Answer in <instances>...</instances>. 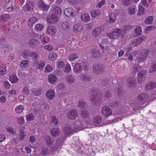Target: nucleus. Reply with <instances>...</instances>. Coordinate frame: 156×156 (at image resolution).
Instances as JSON below:
<instances>
[{
	"label": "nucleus",
	"mask_w": 156,
	"mask_h": 156,
	"mask_svg": "<svg viewBox=\"0 0 156 156\" xmlns=\"http://www.w3.org/2000/svg\"><path fill=\"white\" fill-rule=\"evenodd\" d=\"M80 77L82 81L84 82L89 81L91 79V76L87 73H81L80 75Z\"/></svg>",
	"instance_id": "11"
},
{
	"label": "nucleus",
	"mask_w": 156,
	"mask_h": 156,
	"mask_svg": "<svg viewBox=\"0 0 156 156\" xmlns=\"http://www.w3.org/2000/svg\"><path fill=\"white\" fill-rule=\"evenodd\" d=\"M136 9L134 5H131L129 6L127 9L128 13L130 15H133L135 13Z\"/></svg>",
	"instance_id": "39"
},
{
	"label": "nucleus",
	"mask_w": 156,
	"mask_h": 156,
	"mask_svg": "<svg viewBox=\"0 0 156 156\" xmlns=\"http://www.w3.org/2000/svg\"><path fill=\"white\" fill-rule=\"evenodd\" d=\"M45 65V62L44 61H40V63H37V64H34L35 66H37V69L41 70L43 69Z\"/></svg>",
	"instance_id": "38"
},
{
	"label": "nucleus",
	"mask_w": 156,
	"mask_h": 156,
	"mask_svg": "<svg viewBox=\"0 0 156 156\" xmlns=\"http://www.w3.org/2000/svg\"><path fill=\"white\" fill-rule=\"evenodd\" d=\"M124 5L128 6L133 2V0H122Z\"/></svg>",
	"instance_id": "58"
},
{
	"label": "nucleus",
	"mask_w": 156,
	"mask_h": 156,
	"mask_svg": "<svg viewBox=\"0 0 156 156\" xmlns=\"http://www.w3.org/2000/svg\"><path fill=\"white\" fill-rule=\"evenodd\" d=\"M38 5L40 9L43 11L47 12L50 8L49 5H47L44 4L43 1L41 0L39 1Z\"/></svg>",
	"instance_id": "9"
},
{
	"label": "nucleus",
	"mask_w": 156,
	"mask_h": 156,
	"mask_svg": "<svg viewBox=\"0 0 156 156\" xmlns=\"http://www.w3.org/2000/svg\"><path fill=\"white\" fill-rule=\"evenodd\" d=\"M112 111L108 106L103 107L101 109V113L106 117H108L112 114Z\"/></svg>",
	"instance_id": "8"
},
{
	"label": "nucleus",
	"mask_w": 156,
	"mask_h": 156,
	"mask_svg": "<svg viewBox=\"0 0 156 156\" xmlns=\"http://www.w3.org/2000/svg\"><path fill=\"white\" fill-rule=\"evenodd\" d=\"M32 91L34 95L38 96L40 95L42 89L41 87H38L34 90H33Z\"/></svg>",
	"instance_id": "40"
},
{
	"label": "nucleus",
	"mask_w": 156,
	"mask_h": 156,
	"mask_svg": "<svg viewBox=\"0 0 156 156\" xmlns=\"http://www.w3.org/2000/svg\"><path fill=\"white\" fill-rule=\"evenodd\" d=\"M53 150L50 148L45 147H43L41 150V154L43 156H46L49 154H51Z\"/></svg>",
	"instance_id": "23"
},
{
	"label": "nucleus",
	"mask_w": 156,
	"mask_h": 156,
	"mask_svg": "<svg viewBox=\"0 0 156 156\" xmlns=\"http://www.w3.org/2000/svg\"><path fill=\"white\" fill-rule=\"evenodd\" d=\"M3 48H6V50L8 51H10L13 49V45L12 44H8L2 46Z\"/></svg>",
	"instance_id": "53"
},
{
	"label": "nucleus",
	"mask_w": 156,
	"mask_h": 156,
	"mask_svg": "<svg viewBox=\"0 0 156 156\" xmlns=\"http://www.w3.org/2000/svg\"><path fill=\"white\" fill-rule=\"evenodd\" d=\"M81 18L83 21L87 22L89 21L90 19L89 15L87 14H82Z\"/></svg>",
	"instance_id": "41"
},
{
	"label": "nucleus",
	"mask_w": 156,
	"mask_h": 156,
	"mask_svg": "<svg viewBox=\"0 0 156 156\" xmlns=\"http://www.w3.org/2000/svg\"><path fill=\"white\" fill-rule=\"evenodd\" d=\"M51 125L55 126H57L58 123V118H56L55 116H52L50 119Z\"/></svg>",
	"instance_id": "37"
},
{
	"label": "nucleus",
	"mask_w": 156,
	"mask_h": 156,
	"mask_svg": "<svg viewBox=\"0 0 156 156\" xmlns=\"http://www.w3.org/2000/svg\"><path fill=\"white\" fill-rule=\"evenodd\" d=\"M146 39L147 37L146 36L144 35L140 36L131 41V45L133 47L138 46Z\"/></svg>",
	"instance_id": "3"
},
{
	"label": "nucleus",
	"mask_w": 156,
	"mask_h": 156,
	"mask_svg": "<svg viewBox=\"0 0 156 156\" xmlns=\"http://www.w3.org/2000/svg\"><path fill=\"white\" fill-rule=\"evenodd\" d=\"M67 80L69 83H72L74 82V78L71 75L67 77Z\"/></svg>",
	"instance_id": "63"
},
{
	"label": "nucleus",
	"mask_w": 156,
	"mask_h": 156,
	"mask_svg": "<svg viewBox=\"0 0 156 156\" xmlns=\"http://www.w3.org/2000/svg\"><path fill=\"white\" fill-rule=\"evenodd\" d=\"M24 127H22V128L19 130V136L20 140L21 141L23 140L26 136V132L24 130Z\"/></svg>",
	"instance_id": "28"
},
{
	"label": "nucleus",
	"mask_w": 156,
	"mask_h": 156,
	"mask_svg": "<svg viewBox=\"0 0 156 156\" xmlns=\"http://www.w3.org/2000/svg\"><path fill=\"white\" fill-rule=\"evenodd\" d=\"M105 71V66L103 65L97 64L93 66V72L96 75L99 73L102 74Z\"/></svg>",
	"instance_id": "2"
},
{
	"label": "nucleus",
	"mask_w": 156,
	"mask_h": 156,
	"mask_svg": "<svg viewBox=\"0 0 156 156\" xmlns=\"http://www.w3.org/2000/svg\"><path fill=\"white\" fill-rule=\"evenodd\" d=\"M153 17L151 16H149L147 17L145 21V23L147 24H152L153 22Z\"/></svg>",
	"instance_id": "50"
},
{
	"label": "nucleus",
	"mask_w": 156,
	"mask_h": 156,
	"mask_svg": "<svg viewBox=\"0 0 156 156\" xmlns=\"http://www.w3.org/2000/svg\"><path fill=\"white\" fill-rule=\"evenodd\" d=\"M136 80L134 78H129L126 80V85L127 87L130 88H131L134 84L136 82Z\"/></svg>",
	"instance_id": "26"
},
{
	"label": "nucleus",
	"mask_w": 156,
	"mask_h": 156,
	"mask_svg": "<svg viewBox=\"0 0 156 156\" xmlns=\"http://www.w3.org/2000/svg\"><path fill=\"white\" fill-rule=\"evenodd\" d=\"M33 53L34 51H31L29 50H26L23 52L22 55L24 58H27V57L32 56Z\"/></svg>",
	"instance_id": "29"
},
{
	"label": "nucleus",
	"mask_w": 156,
	"mask_h": 156,
	"mask_svg": "<svg viewBox=\"0 0 156 156\" xmlns=\"http://www.w3.org/2000/svg\"><path fill=\"white\" fill-rule=\"evenodd\" d=\"M156 87V83L151 82H147L145 86V88L146 90L149 91L154 89Z\"/></svg>",
	"instance_id": "19"
},
{
	"label": "nucleus",
	"mask_w": 156,
	"mask_h": 156,
	"mask_svg": "<svg viewBox=\"0 0 156 156\" xmlns=\"http://www.w3.org/2000/svg\"><path fill=\"white\" fill-rule=\"evenodd\" d=\"M156 27L153 26H148L146 28L145 32L146 33L149 32V31H153L155 29Z\"/></svg>",
	"instance_id": "61"
},
{
	"label": "nucleus",
	"mask_w": 156,
	"mask_h": 156,
	"mask_svg": "<svg viewBox=\"0 0 156 156\" xmlns=\"http://www.w3.org/2000/svg\"><path fill=\"white\" fill-rule=\"evenodd\" d=\"M53 67L50 65H47L45 67L44 71L46 73H49L52 71Z\"/></svg>",
	"instance_id": "56"
},
{
	"label": "nucleus",
	"mask_w": 156,
	"mask_h": 156,
	"mask_svg": "<svg viewBox=\"0 0 156 156\" xmlns=\"http://www.w3.org/2000/svg\"><path fill=\"white\" fill-rule=\"evenodd\" d=\"M81 115L84 119L87 118L89 116V113L87 111H83L81 112Z\"/></svg>",
	"instance_id": "59"
},
{
	"label": "nucleus",
	"mask_w": 156,
	"mask_h": 156,
	"mask_svg": "<svg viewBox=\"0 0 156 156\" xmlns=\"http://www.w3.org/2000/svg\"><path fill=\"white\" fill-rule=\"evenodd\" d=\"M34 7L33 2H29L24 6V9L26 11H29L33 10Z\"/></svg>",
	"instance_id": "24"
},
{
	"label": "nucleus",
	"mask_w": 156,
	"mask_h": 156,
	"mask_svg": "<svg viewBox=\"0 0 156 156\" xmlns=\"http://www.w3.org/2000/svg\"><path fill=\"white\" fill-rule=\"evenodd\" d=\"M63 127V132L66 135H67L71 133H74L75 132H77L75 130V127Z\"/></svg>",
	"instance_id": "16"
},
{
	"label": "nucleus",
	"mask_w": 156,
	"mask_h": 156,
	"mask_svg": "<svg viewBox=\"0 0 156 156\" xmlns=\"http://www.w3.org/2000/svg\"><path fill=\"white\" fill-rule=\"evenodd\" d=\"M67 90L66 88L65 87L64 83H59L57 87V90L59 93H63Z\"/></svg>",
	"instance_id": "22"
},
{
	"label": "nucleus",
	"mask_w": 156,
	"mask_h": 156,
	"mask_svg": "<svg viewBox=\"0 0 156 156\" xmlns=\"http://www.w3.org/2000/svg\"><path fill=\"white\" fill-rule=\"evenodd\" d=\"M83 70V64L80 63H77L75 64L73 67V71L75 73H80Z\"/></svg>",
	"instance_id": "18"
},
{
	"label": "nucleus",
	"mask_w": 156,
	"mask_h": 156,
	"mask_svg": "<svg viewBox=\"0 0 156 156\" xmlns=\"http://www.w3.org/2000/svg\"><path fill=\"white\" fill-rule=\"evenodd\" d=\"M90 91H91L90 93L91 96H90V99L91 101H94V104H96L97 103V102H98L100 100V99L97 97L98 94L96 91L94 90L93 88H92V90Z\"/></svg>",
	"instance_id": "6"
},
{
	"label": "nucleus",
	"mask_w": 156,
	"mask_h": 156,
	"mask_svg": "<svg viewBox=\"0 0 156 156\" xmlns=\"http://www.w3.org/2000/svg\"><path fill=\"white\" fill-rule=\"evenodd\" d=\"M111 96V94L110 93L109 91H107V92H105L104 95V99L105 100H107L109 99Z\"/></svg>",
	"instance_id": "62"
},
{
	"label": "nucleus",
	"mask_w": 156,
	"mask_h": 156,
	"mask_svg": "<svg viewBox=\"0 0 156 156\" xmlns=\"http://www.w3.org/2000/svg\"><path fill=\"white\" fill-rule=\"evenodd\" d=\"M24 107L22 105H19L16 107L15 109V111L16 113H21L24 109Z\"/></svg>",
	"instance_id": "42"
},
{
	"label": "nucleus",
	"mask_w": 156,
	"mask_h": 156,
	"mask_svg": "<svg viewBox=\"0 0 156 156\" xmlns=\"http://www.w3.org/2000/svg\"><path fill=\"white\" fill-rule=\"evenodd\" d=\"M75 11L73 9L68 8L64 10V14L67 17H71L73 16Z\"/></svg>",
	"instance_id": "12"
},
{
	"label": "nucleus",
	"mask_w": 156,
	"mask_h": 156,
	"mask_svg": "<svg viewBox=\"0 0 156 156\" xmlns=\"http://www.w3.org/2000/svg\"><path fill=\"white\" fill-rule=\"evenodd\" d=\"M103 31L104 30L101 27H100L96 28L92 32L93 36L94 37H99L101 36Z\"/></svg>",
	"instance_id": "13"
},
{
	"label": "nucleus",
	"mask_w": 156,
	"mask_h": 156,
	"mask_svg": "<svg viewBox=\"0 0 156 156\" xmlns=\"http://www.w3.org/2000/svg\"><path fill=\"white\" fill-rule=\"evenodd\" d=\"M134 32L136 36L140 35L142 32V29L139 26H137L134 30Z\"/></svg>",
	"instance_id": "52"
},
{
	"label": "nucleus",
	"mask_w": 156,
	"mask_h": 156,
	"mask_svg": "<svg viewBox=\"0 0 156 156\" xmlns=\"http://www.w3.org/2000/svg\"><path fill=\"white\" fill-rule=\"evenodd\" d=\"M35 28L37 31H39L43 30L44 27L43 24L39 23L36 24Z\"/></svg>",
	"instance_id": "51"
},
{
	"label": "nucleus",
	"mask_w": 156,
	"mask_h": 156,
	"mask_svg": "<svg viewBox=\"0 0 156 156\" xmlns=\"http://www.w3.org/2000/svg\"><path fill=\"white\" fill-rule=\"evenodd\" d=\"M65 140V138L64 137H59L56 141L55 144V147L56 148H59L61 146V144Z\"/></svg>",
	"instance_id": "32"
},
{
	"label": "nucleus",
	"mask_w": 156,
	"mask_h": 156,
	"mask_svg": "<svg viewBox=\"0 0 156 156\" xmlns=\"http://www.w3.org/2000/svg\"><path fill=\"white\" fill-rule=\"evenodd\" d=\"M117 16V15L116 14L115 12H112L109 16V23H114L116 20Z\"/></svg>",
	"instance_id": "33"
},
{
	"label": "nucleus",
	"mask_w": 156,
	"mask_h": 156,
	"mask_svg": "<svg viewBox=\"0 0 156 156\" xmlns=\"http://www.w3.org/2000/svg\"><path fill=\"white\" fill-rule=\"evenodd\" d=\"M148 95L146 94H140L137 97V100L140 103L143 104L147 101Z\"/></svg>",
	"instance_id": "10"
},
{
	"label": "nucleus",
	"mask_w": 156,
	"mask_h": 156,
	"mask_svg": "<svg viewBox=\"0 0 156 156\" xmlns=\"http://www.w3.org/2000/svg\"><path fill=\"white\" fill-rule=\"evenodd\" d=\"M57 66L59 68H61L64 66V63L63 61H59L57 63Z\"/></svg>",
	"instance_id": "64"
},
{
	"label": "nucleus",
	"mask_w": 156,
	"mask_h": 156,
	"mask_svg": "<svg viewBox=\"0 0 156 156\" xmlns=\"http://www.w3.org/2000/svg\"><path fill=\"white\" fill-rule=\"evenodd\" d=\"M78 58L79 56L76 53L72 54L69 57V59L70 61H72L76 60Z\"/></svg>",
	"instance_id": "49"
},
{
	"label": "nucleus",
	"mask_w": 156,
	"mask_h": 156,
	"mask_svg": "<svg viewBox=\"0 0 156 156\" xmlns=\"http://www.w3.org/2000/svg\"><path fill=\"white\" fill-rule=\"evenodd\" d=\"M57 78L55 75L51 74H50L48 77V82L51 84L55 83H56Z\"/></svg>",
	"instance_id": "27"
},
{
	"label": "nucleus",
	"mask_w": 156,
	"mask_h": 156,
	"mask_svg": "<svg viewBox=\"0 0 156 156\" xmlns=\"http://www.w3.org/2000/svg\"><path fill=\"white\" fill-rule=\"evenodd\" d=\"M147 73L145 70L140 71L137 75V81L139 83H141L145 75Z\"/></svg>",
	"instance_id": "15"
},
{
	"label": "nucleus",
	"mask_w": 156,
	"mask_h": 156,
	"mask_svg": "<svg viewBox=\"0 0 156 156\" xmlns=\"http://www.w3.org/2000/svg\"><path fill=\"white\" fill-rule=\"evenodd\" d=\"M144 9L143 7L139 4L138 5V13L137 14V16L142 15L144 13Z\"/></svg>",
	"instance_id": "54"
},
{
	"label": "nucleus",
	"mask_w": 156,
	"mask_h": 156,
	"mask_svg": "<svg viewBox=\"0 0 156 156\" xmlns=\"http://www.w3.org/2000/svg\"><path fill=\"white\" fill-rule=\"evenodd\" d=\"M61 26L63 29L65 30L69 29L70 27V25L67 22H64L62 24Z\"/></svg>",
	"instance_id": "60"
},
{
	"label": "nucleus",
	"mask_w": 156,
	"mask_h": 156,
	"mask_svg": "<svg viewBox=\"0 0 156 156\" xmlns=\"http://www.w3.org/2000/svg\"><path fill=\"white\" fill-rule=\"evenodd\" d=\"M44 139L46 144L48 147L52 145L54 141V139L51 138L50 136L48 135H46L44 136Z\"/></svg>",
	"instance_id": "20"
},
{
	"label": "nucleus",
	"mask_w": 156,
	"mask_h": 156,
	"mask_svg": "<svg viewBox=\"0 0 156 156\" xmlns=\"http://www.w3.org/2000/svg\"><path fill=\"white\" fill-rule=\"evenodd\" d=\"M92 56L94 58H98L100 55L99 51L97 49H95L91 51Z\"/></svg>",
	"instance_id": "46"
},
{
	"label": "nucleus",
	"mask_w": 156,
	"mask_h": 156,
	"mask_svg": "<svg viewBox=\"0 0 156 156\" xmlns=\"http://www.w3.org/2000/svg\"><path fill=\"white\" fill-rule=\"evenodd\" d=\"M83 29V27L80 25H75L74 26L73 31L75 32H78Z\"/></svg>",
	"instance_id": "48"
},
{
	"label": "nucleus",
	"mask_w": 156,
	"mask_h": 156,
	"mask_svg": "<svg viewBox=\"0 0 156 156\" xmlns=\"http://www.w3.org/2000/svg\"><path fill=\"white\" fill-rule=\"evenodd\" d=\"M46 97L48 99L52 100L55 95V92L54 90L53 89L48 90L46 93Z\"/></svg>",
	"instance_id": "14"
},
{
	"label": "nucleus",
	"mask_w": 156,
	"mask_h": 156,
	"mask_svg": "<svg viewBox=\"0 0 156 156\" xmlns=\"http://www.w3.org/2000/svg\"><path fill=\"white\" fill-rule=\"evenodd\" d=\"M122 33V30L119 29H116L111 33L108 34V36L110 39L115 40L119 38Z\"/></svg>",
	"instance_id": "4"
},
{
	"label": "nucleus",
	"mask_w": 156,
	"mask_h": 156,
	"mask_svg": "<svg viewBox=\"0 0 156 156\" xmlns=\"http://www.w3.org/2000/svg\"><path fill=\"white\" fill-rule=\"evenodd\" d=\"M37 19L35 17H32L29 20L28 25L30 26H32L33 24L37 21Z\"/></svg>",
	"instance_id": "44"
},
{
	"label": "nucleus",
	"mask_w": 156,
	"mask_h": 156,
	"mask_svg": "<svg viewBox=\"0 0 156 156\" xmlns=\"http://www.w3.org/2000/svg\"><path fill=\"white\" fill-rule=\"evenodd\" d=\"M57 55L55 53L51 52L49 53L48 55V59L52 61H55L57 58Z\"/></svg>",
	"instance_id": "45"
},
{
	"label": "nucleus",
	"mask_w": 156,
	"mask_h": 156,
	"mask_svg": "<svg viewBox=\"0 0 156 156\" xmlns=\"http://www.w3.org/2000/svg\"><path fill=\"white\" fill-rule=\"evenodd\" d=\"M33 53L32 54V56H31L33 62L34 64H37L39 63L38 59L40 57L36 51H34Z\"/></svg>",
	"instance_id": "31"
},
{
	"label": "nucleus",
	"mask_w": 156,
	"mask_h": 156,
	"mask_svg": "<svg viewBox=\"0 0 156 156\" xmlns=\"http://www.w3.org/2000/svg\"><path fill=\"white\" fill-rule=\"evenodd\" d=\"M78 107L80 108H85L87 106L86 103L82 99L79 100L78 103Z\"/></svg>",
	"instance_id": "47"
},
{
	"label": "nucleus",
	"mask_w": 156,
	"mask_h": 156,
	"mask_svg": "<svg viewBox=\"0 0 156 156\" xmlns=\"http://www.w3.org/2000/svg\"><path fill=\"white\" fill-rule=\"evenodd\" d=\"M56 27L53 26H48L47 29V33L49 35H52L56 32Z\"/></svg>",
	"instance_id": "25"
},
{
	"label": "nucleus",
	"mask_w": 156,
	"mask_h": 156,
	"mask_svg": "<svg viewBox=\"0 0 156 156\" xmlns=\"http://www.w3.org/2000/svg\"><path fill=\"white\" fill-rule=\"evenodd\" d=\"M60 132L59 129L56 128H54L50 130L51 134L52 136L54 137L58 136Z\"/></svg>",
	"instance_id": "30"
},
{
	"label": "nucleus",
	"mask_w": 156,
	"mask_h": 156,
	"mask_svg": "<svg viewBox=\"0 0 156 156\" xmlns=\"http://www.w3.org/2000/svg\"><path fill=\"white\" fill-rule=\"evenodd\" d=\"M101 14L99 10L95 9L90 12V14L91 16L93 18H95L97 16H99Z\"/></svg>",
	"instance_id": "43"
},
{
	"label": "nucleus",
	"mask_w": 156,
	"mask_h": 156,
	"mask_svg": "<svg viewBox=\"0 0 156 156\" xmlns=\"http://www.w3.org/2000/svg\"><path fill=\"white\" fill-rule=\"evenodd\" d=\"M10 18V16L6 14H3L0 16V23L5 22Z\"/></svg>",
	"instance_id": "35"
},
{
	"label": "nucleus",
	"mask_w": 156,
	"mask_h": 156,
	"mask_svg": "<svg viewBox=\"0 0 156 156\" xmlns=\"http://www.w3.org/2000/svg\"><path fill=\"white\" fill-rule=\"evenodd\" d=\"M78 115L77 110L73 109L69 110L67 114V118L71 120H75Z\"/></svg>",
	"instance_id": "5"
},
{
	"label": "nucleus",
	"mask_w": 156,
	"mask_h": 156,
	"mask_svg": "<svg viewBox=\"0 0 156 156\" xmlns=\"http://www.w3.org/2000/svg\"><path fill=\"white\" fill-rule=\"evenodd\" d=\"M71 66L69 64L67 63L64 66V71L66 73H69L71 71Z\"/></svg>",
	"instance_id": "55"
},
{
	"label": "nucleus",
	"mask_w": 156,
	"mask_h": 156,
	"mask_svg": "<svg viewBox=\"0 0 156 156\" xmlns=\"http://www.w3.org/2000/svg\"><path fill=\"white\" fill-rule=\"evenodd\" d=\"M50 12H52L53 14L57 16V15L60 14L61 10L60 8L58 7L52 6L51 8Z\"/></svg>",
	"instance_id": "17"
},
{
	"label": "nucleus",
	"mask_w": 156,
	"mask_h": 156,
	"mask_svg": "<svg viewBox=\"0 0 156 156\" xmlns=\"http://www.w3.org/2000/svg\"><path fill=\"white\" fill-rule=\"evenodd\" d=\"M46 19L47 21L49 23L53 24L58 22V18L57 16L51 14L48 15Z\"/></svg>",
	"instance_id": "7"
},
{
	"label": "nucleus",
	"mask_w": 156,
	"mask_h": 156,
	"mask_svg": "<svg viewBox=\"0 0 156 156\" xmlns=\"http://www.w3.org/2000/svg\"><path fill=\"white\" fill-rule=\"evenodd\" d=\"M28 44L30 47L34 48L38 46L39 44V41L35 39H31L29 40Z\"/></svg>",
	"instance_id": "21"
},
{
	"label": "nucleus",
	"mask_w": 156,
	"mask_h": 156,
	"mask_svg": "<svg viewBox=\"0 0 156 156\" xmlns=\"http://www.w3.org/2000/svg\"><path fill=\"white\" fill-rule=\"evenodd\" d=\"M28 66V63L27 61L24 60L21 62L20 66L22 68H26Z\"/></svg>",
	"instance_id": "57"
},
{
	"label": "nucleus",
	"mask_w": 156,
	"mask_h": 156,
	"mask_svg": "<svg viewBox=\"0 0 156 156\" xmlns=\"http://www.w3.org/2000/svg\"><path fill=\"white\" fill-rule=\"evenodd\" d=\"M101 121V117L100 116H97L94 117L93 124L95 126V127H97Z\"/></svg>",
	"instance_id": "34"
},
{
	"label": "nucleus",
	"mask_w": 156,
	"mask_h": 156,
	"mask_svg": "<svg viewBox=\"0 0 156 156\" xmlns=\"http://www.w3.org/2000/svg\"><path fill=\"white\" fill-rule=\"evenodd\" d=\"M150 53L148 49H144L141 51L137 55L136 57L137 61L140 62H143L147 58Z\"/></svg>",
	"instance_id": "1"
},
{
	"label": "nucleus",
	"mask_w": 156,
	"mask_h": 156,
	"mask_svg": "<svg viewBox=\"0 0 156 156\" xmlns=\"http://www.w3.org/2000/svg\"><path fill=\"white\" fill-rule=\"evenodd\" d=\"M9 80L12 83H16L18 81L19 79L16 75L12 74L9 76Z\"/></svg>",
	"instance_id": "36"
}]
</instances>
